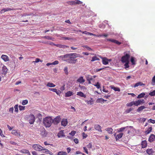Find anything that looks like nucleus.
Returning <instances> with one entry per match:
<instances>
[{
	"label": "nucleus",
	"instance_id": "1",
	"mask_svg": "<svg viewBox=\"0 0 155 155\" xmlns=\"http://www.w3.org/2000/svg\"><path fill=\"white\" fill-rule=\"evenodd\" d=\"M80 55L76 53H69L61 56L62 58H65L64 61L70 64H75L77 61L76 58L80 57Z\"/></svg>",
	"mask_w": 155,
	"mask_h": 155
},
{
	"label": "nucleus",
	"instance_id": "2",
	"mask_svg": "<svg viewBox=\"0 0 155 155\" xmlns=\"http://www.w3.org/2000/svg\"><path fill=\"white\" fill-rule=\"evenodd\" d=\"M43 123L45 126H51L52 123H53L51 117H47L44 118Z\"/></svg>",
	"mask_w": 155,
	"mask_h": 155
},
{
	"label": "nucleus",
	"instance_id": "3",
	"mask_svg": "<svg viewBox=\"0 0 155 155\" xmlns=\"http://www.w3.org/2000/svg\"><path fill=\"white\" fill-rule=\"evenodd\" d=\"M130 56V55L127 54L123 56L121 58V62L123 63H125V62H129V59Z\"/></svg>",
	"mask_w": 155,
	"mask_h": 155
},
{
	"label": "nucleus",
	"instance_id": "4",
	"mask_svg": "<svg viewBox=\"0 0 155 155\" xmlns=\"http://www.w3.org/2000/svg\"><path fill=\"white\" fill-rule=\"evenodd\" d=\"M33 148L35 150L38 151H41L45 150V148L44 147L37 144H34L33 146Z\"/></svg>",
	"mask_w": 155,
	"mask_h": 155
},
{
	"label": "nucleus",
	"instance_id": "5",
	"mask_svg": "<svg viewBox=\"0 0 155 155\" xmlns=\"http://www.w3.org/2000/svg\"><path fill=\"white\" fill-rule=\"evenodd\" d=\"M61 120V118L60 116L59 115L58 116L53 119H52L53 123H54V125H57L60 122Z\"/></svg>",
	"mask_w": 155,
	"mask_h": 155
},
{
	"label": "nucleus",
	"instance_id": "6",
	"mask_svg": "<svg viewBox=\"0 0 155 155\" xmlns=\"http://www.w3.org/2000/svg\"><path fill=\"white\" fill-rule=\"evenodd\" d=\"M35 118L34 115L33 114H30L29 116V122L31 124H33L35 121Z\"/></svg>",
	"mask_w": 155,
	"mask_h": 155
},
{
	"label": "nucleus",
	"instance_id": "7",
	"mask_svg": "<svg viewBox=\"0 0 155 155\" xmlns=\"http://www.w3.org/2000/svg\"><path fill=\"white\" fill-rule=\"evenodd\" d=\"M86 78L87 80L88 81L89 84H91V81H92L93 82H94V79H93L92 76H91L90 75H87L86 77Z\"/></svg>",
	"mask_w": 155,
	"mask_h": 155
},
{
	"label": "nucleus",
	"instance_id": "8",
	"mask_svg": "<svg viewBox=\"0 0 155 155\" xmlns=\"http://www.w3.org/2000/svg\"><path fill=\"white\" fill-rule=\"evenodd\" d=\"M40 132V134L43 137H45L46 136L47 133L44 127L41 129Z\"/></svg>",
	"mask_w": 155,
	"mask_h": 155
},
{
	"label": "nucleus",
	"instance_id": "9",
	"mask_svg": "<svg viewBox=\"0 0 155 155\" xmlns=\"http://www.w3.org/2000/svg\"><path fill=\"white\" fill-rule=\"evenodd\" d=\"M16 9L15 8H3L1 12V13H2L8 11H14Z\"/></svg>",
	"mask_w": 155,
	"mask_h": 155
},
{
	"label": "nucleus",
	"instance_id": "10",
	"mask_svg": "<svg viewBox=\"0 0 155 155\" xmlns=\"http://www.w3.org/2000/svg\"><path fill=\"white\" fill-rule=\"evenodd\" d=\"M1 58L5 62H7L9 61V57L7 55L4 54L2 55L1 57Z\"/></svg>",
	"mask_w": 155,
	"mask_h": 155
},
{
	"label": "nucleus",
	"instance_id": "11",
	"mask_svg": "<svg viewBox=\"0 0 155 155\" xmlns=\"http://www.w3.org/2000/svg\"><path fill=\"white\" fill-rule=\"evenodd\" d=\"M135 101V106H137L138 105L141 104L142 103H144V101L143 99H142L141 100H139L137 101Z\"/></svg>",
	"mask_w": 155,
	"mask_h": 155
},
{
	"label": "nucleus",
	"instance_id": "12",
	"mask_svg": "<svg viewBox=\"0 0 155 155\" xmlns=\"http://www.w3.org/2000/svg\"><path fill=\"white\" fill-rule=\"evenodd\" d=\"M102 62L103 64L104 65H107L108 64V59L106 57H102Z\"/></svg>",
	"mask_w": 155,
	"mask_h": 155
},
{
	"label": "nucleus",
	"instance_id": "13",
	"mask_svg": "<svg viewBox=\"0 0 155 155\" xmlns=\"http://www.w3.org/2000/svg\"><path fill=\"white\" fill-rule=\"evenodd\" d=\"M155 140V135L152 134L150 136L148 141L150 142H152Z\"/></svg>",
	"mask_w": 155,
	"mask_h": 155
},
{
	"label": "nucleus",
	"instance_id": "14",
	"mask_svg": "<svg viewBox=\"0 0 155 155\" xmlns=\"http://www.w3.org/2000/svg\"><path fill=\"white\" fill-rule=\"evenodd\" d=\"M146 153L149 155H152L154 151L153 149H148L146 150Z\"/></svg>",
	"mask_w": 155,
	"mask_h": 155
},
{
	"label": "nucleus",
	"instance_id": "15",
	"mask_svg": "<svg viewBox=\"0 0 155 155\" xmlns=\"http://www.w3.org/2000/svg\"><path fill=\"white\" fill-rule=\"evenodd\" d=\"M68 124L67 119H63L61 121V124L62 126H66Z\"/></svg>",
	"mask_w": 155,
	"mask_h": 155
},
{
	"label": "nucleus",
	"instance_id": "16",
	"mask_svg": "<svg viewBox=\"0 0 155 155\" xmlns=\"http://www.w3.org/2000/svg\"><path fill=\"white\" fill-rule=\"evenodd\" d=\"M77 81L80 83H83L85 81V80L82 76L80 77L77 80Z\"/></svg>",
	"mask_w": 155,
	"mask_h": 155
},
{
	"label": "nucleus",
	"instance_id": "17",
	"mask_svg": "<svg viewBox=\"0 0 155 155\" xmlns=\"http://www.w3.org/2000/svg\"><path fill=\"white\" fill-rule=\"evenodd\" d=\"M74 94L73 92L71 91H69L65 94V96L66 97H70Z\"/></svg>",
	"mask_w": 155,
	"mask_h": 155
},
{
	"label": "nucleus",
	"instance_id": "18",
	"mask_svg": "<svg viewBox=\"0 0 155 155\" xmlns=\"http://www.w3.org/2000/svg\"><path fill=\"white\" fill-rule=\"evenodd\" d=\"M110 88L113 89L115 91H120V89L119 88L117 87H115L114 85H111L110 86Z\"/></svg>",
	"mask_w": 155,
	"mask_h": 155
},
{
	"label": "nucleus",
	"instance_id": "19",
	"mask_svg": "<svg viewBox=\"0 0 155 155\" xmlns=\"http://www.w3.org/2000/svg\"><path fill=\"white\" fill-rule=\"evenodd\" d=\"M58 137H65L64 135V130H61L60 131L58 134Z\"/></svg>",
	"mask_w": 155,
	"mask_h": 155
},
{
	"label": "nucleus",
	"instance_id": "20",
	"mask_svg": "<svg viewBox=\"0 0 155 155\" xmlns=\"http://www.w3.org/2000/svg\"><path fill=\"white\" fill-rule=\"evenodd\" d=\"M147 145V141L146 140H143L141 142V145L142 148H145Z\"/></svg>",
	"mask_w": 155,
	"mask_h": 155
},
{
	"label": "nucleus",
	"instance_id": "21",
	"mask_svg": "<svg viewBox=\"0 0 155 155\" xmlns=\"http://www.w3.org/2000/svg\"><path fill=\"white\" fill-rule=\"evenodd\" d=\"M2 73L3 74H6L8 71V69L5 66H3L2 68Z\"/></svg>",
	"mask_w": 155,
	"mask_h": 155
},
{
	"label": "nucleus",
	"instance_id": "22",
	"mask_svg": "<svg viewBox=\"0 0 155 155\" xmlns=\"http://www.w3.org/2000/svg\"><path fill=\"white\" fill-rule=\"evenodd\" d=\"M123 135V133H120L119 134H117L115 137L116 141H117L118 139H120L121 138Z\"/></svg>",
	"mask_w": 155,
	"mask_h": 155
},
{
	"label": "nucleus",
	"instance_id": "23",
	"mask_svg": "<svg viewBox=\"0 0 155 155\" xmlns=\"http://www.w3.org/2000/svg\"><path fill=\"white\" fill-rule=\"evenodd\" d=\"M94 101L93 100V98H91V100L89 101H85L88 104L92 105L94 104Z\"/></svg>",
	"mask_w": 155,
	"mask_h": 155
},
{
	"label": "nucleus",
	"instance_id": "24",
	"mask_svg": "<svg viewBox=\"0 0 155 155\" xmlns=\"http://www.w3.org/2000/svg\"><path fill=\"white\" fill-rule=\"evenodd\" d=\"M145 85V84L142 83L141 82H139L136 83L134 85V87H136L139 86Z\"/></svg>",
	"mask_w": 155,
	"mask_h": 155
},
{
	"label": "nucleus",
	"instance_id": "25",
	"mask_svg": "<svg viewBox=\"0 0 155 155\" xmlns=\"http://www.w3.org/2000/svg\"><path fill=\"white\" fill-rule=\"evenodd\" d=\"M77 94L81 97H83L84 98L86 97V95H84V94L81 91L78 92Z\"/></svg>",
	"mask_w": 155,
	"mask_h": 155
},
{
	"label": "nucleus",
	"instance_id": "26",
	"mask_svg": "<svg viewBox=\"0 0 155 155\" xmlns=\"http://www.w3.org/2000/svg\"><path fill=\"white\" fill-rule=\"evenodd\" d=\"M46 86L48 87H55V85L52 83L48 82Z\"/></svg>",
	"mask_w": 155,
	"mask_h": 155
},
{
	"label": "nucleus",
	"instance_id": "27",
	"mask_svg": "<svg viewBox=\"0 0 155 155\" xmlns=\"http://www.w3.org/2000/svg\"><path fill=\"white\" fill-rule=\"evenodd\" d=\"M21 152L25 153H27L28 155H31L29 151L26 149H23L21 150Z\"/></svg>",
	"mask_w": 155,
	"mask_h": 155
},
{
	"label": "nucleus",
	"instance_id": "28",
	"mask_svg": "<svg viewBox=\"0 0 155 155\" xmlns=\"http://www.w3.org/2000/svg\"><path fill=\"white\" fill-rule=\"evenodd\" d=\"M135 101H133L127 104V106L128 107H131L134 105H135Z\"/></svg>",
	"mask_w": 155,
	"mask_h": 155
},
{
	"label": "nucleus",
	"instance_id": "29",
	"mask_svg": "<svg viewBox=\"0 0 155 155\" xmlns=\"http://www.w3.org/2000/svg\"><path fill=\"white\" fill-rule=\"evenodd\" d=\"M82 33L83 34H84L86 35H93L94 36H96V35H95L92 33L89 32L87 31H84L82 32Z\"/></svg>",
	"mask_w": 155,
	"mask_h": 155
},
{
	"label": "nucleus",
	"instance_id": "30",
	"mask_svg": "<svg viewBox=\"0 0 155 155\" xmlns=\"http://www.w3.org/2000/svg\"><path fill=\"white\" fill-rule=\"evenodd\" d=\"M145 107L143 106H141L138 107L137 109V111L139 112L145 108Z\"/></svg>",
	"mask_w": 155,
	"mask_h": 155
},
{
	"label": "nucleus",
	"instance_id": "31",
	"mask_svg": "<svg viewBox=\"0 0 155 155\" xmlns=\"http://www.w3.org/2000/svg\"><path fill=\"white\" fill-rule=\"evenodd\" d=\"M58 155H67V153L65 152L60 151L58 153Z\"/></svg>",
	"mask_w": 155,
	"mask_h": 155
},
{
	"label": "nucleus",
	"instance_id": "32",
	"mask_svg": "<svg viewBox=\"0 0 155 155\" xmlns=\"http://www.w3.org/2000/svg\"><path fill=\"white\" fill-rule=\"evenodd\" d=\"M145 95V94L144 93H142L138 95L137 96V98H140L143 97Z\"/></svg>",
	"mask_w": 155,
	"mask_h": 155
},
{
	"label": "nucleus",
	"instance_id": "33",
	"mask_svg": "<svg viewBox=\"0 0 155 155\" xmlns=\"http://www.w3.org/2000/svg\"><path fill=\"white\" fill-rule=\"evenodd\" d=\"M99 59L97 57V56H95L93 57L92 58L91 61H94L96 60H99Z\"/></svg>",
	"mask_w": 155,
	"mask_h": 155
},
{
	"label": "nucleus",
	"instance_id": "34",
	"mask_svg": "<svg viewBox=\"0 0 155 155\" xmlns=\"http://www.w3.org/2000/svg\"><path fill=\"white\" fill-rule=\"evenodd\" d=\"M135 58L133 57H131L130 61L132 64L134 65L135 64V61L134 60Z\"/></svg>",
	"mask_w": 155,
	"mask_h": 155
},
{
	"label": "nucleus",
	"instance_id": "35",
	"mask_svg": "<svg viewBox=\"0 0 155 155\" xmlns=\"http://www.w3.org/2000/svg\"><path fill=\"white\" fill-rule=\"evenodd\" d=\"M152 130L151 127H149L146 131L145 133L146 134H149L151 131Z\"/></svg>",
	"mask_w": 155,
	"mask_h": 155
},
{
	"label": "nucleus",
	"instance_id": "36",
	"mask_svg": "<svg viewBox=\"0 0 155 155\" xmlns=\"http://www.w3.org/2000/svg\"><path fill=\"white\" fill-rule=\"evenodd\" d=\"M14 108L15 109V112L17 113L18 112V105L16 104L15 105L14 107Z\"/></svg>",
	"mask_w": 155,
	"mask_h": 155
},
{
	"label": "nucleus",
	"instance_id": "37",
	"mask_svg": "<svg viewBox=\"0 0 155 155\" xmlns=\"http://www.w3.org/2000/svg\"><path fill=\"white\" fill-rule=\"evenodd\" d=\"M94 85L96 87L99 89L101 88V86L100 83L98 82H97L96 84H94Z\"/></svg>",
	"mask_w": 155,
	"mask_h": 155
},
{
	"label": "nucleus",
	"instance_id": "38",
	"mask_svg": "<svg viewBox=\"0 0 155 155\" xmlns=\"http://www.w3.org/2000/svg\"><path fill=\"white\" fill-rule=\"evenodd\" d=\"M36 113H37V115H36V117H37L38 118H40L41 117V114L40 113H39L38 111L36 110Z\"/></svg>",
	"mask_w": 155,
	"mask_h": 155
},
{
	"label": "nucleus",
	"instance_id": "39",
	"mask_svg": "<svg viewBox=\"0 0 155 155\" xmlns=\"http://www.w3.org/2000/svg\"><path fill=\"white\" fill-rule=\"evenodd\" d=\"M104 100V99L102 98H98L97 99V100L96 101V102L97 103H101V102H103V101Z\"/></svg>",
	"mask_w": 155,
	"mask_h": 155
},
{
	"label": "nucleus",
	"instance_id": "40",
	"mask_svg": "<svg viewBox=\"0 0 155 155\" xmlns=\"http://www.w3.org/2000/svg\"><path fill=\"white\" fill-rule=\"evenodd\" d=\"M64 71L65 73L66 74V75H68V71L67 67H65L64 68Z\"/></svg>",
	"mask_w": 155,
	"mask_h": 155
},
{
	"label": "nucleus",
	"instance_id": "41",
	"mask_svg": "<svg viewBox=\"0 0 155 155\" xmlns=\"http://www.w3.org/2000/svg\"><path fill=\"white\" fill-rule=\"evenodd\" d=\"M95 129L96 130H98L99 132H102L101 127H95Z\"/></svg>",
	"mask_w": 155,
	"mask_h": 155
},
{
	"label": "nucleus",
	"instance_id": "42",
	"mask_svg": "<svg viewBox=\"0 0 155 155\" xmlns=\"http://www.w3.org/2000/svg\"><path fill=\"white\" fill-rule=\"evenodd\" d=\"M151 84L153 86H154L155 84V77H153L152 80Z\"/></svg>",
	"mask_w": 155,
	"mask_h": 155
},
{
	"label": "nucleus",
	"instance_id": "43",
	"mask_svg": "<svg viewBox=\"0 0 155 155\" xmlns=\"http://www.w3.org/2000/svg\"><path fill=\"white\" fill-rule=\"evenodd\" d=\"M149 95H150L151 96H154L155 95V90L153 91L152 92H150L149 93Z\"/></svg>",
	"mask_w": 155,
	"mask_h": 155
},
{
	"label": "nucleus",
	"instance_id": "44",
	"mask_svg": "<svg viewBox=\"0 0 155 155\" xmlns=\"http://www.w3.org/2000/svg\"><path fill=\"white\" fill-rule=\"evenodd\" d=\"M125 64H124V66H125V69L126 68H128L129 67V62H125Z\"/></svg>",
	"mask_w": 155,
	"mask_h": 155
},
{
	"label": "nucleus",
	"instance_id": "45",
	"mask_svg": "<svg viewBox=\"0 0 155 155\" xmlns=\"http://www.w3.org/2000/svg\"><path fill=\"white\" fill-rule=\"evenodd\" d=\"M25 106H23L21 105H19V109L20 110H24L25 109Z\"/></svg>",
	"mask_w": 155,
	"mask_h": 155
},
{
	"label": "nucleus",
	"instance_id": "46",
	"mask_svg": "<svg viewBox=\"0 0 155 155\" xmlns=\"http://www.w3.org/2000/svg\"><path fill=\"white\" fill-rule=\"evenodd\" d=\"M107 130L108 133H109V134H110L112 133L113 129L111 128H109L107 129Z\"/></svg>",
	"mask_w": 155,
	"mask_h": 155
},
{
	"label": "nucleus",
	"instance_id": "47",
	"mask_svg": "<svg viewBox=\"0 0 155 155\" xmlns=\"http://www.w3.org/2000/svg\"><path fill=\"white\" fill-rule=\"evenodd\" d=\"M12 134L16 135L18 134V133L17 132L16 130H12Z\"/></svg>",
	"mask_w": 155,
	"mask_h": 155
},
{
	"label": "nucleus",
	"instance_id": "48",
	"mask_svg": "<svg viewBox=\"0 0 155 155\" xmlns=\"http://www.w3.org/2000/svg\"><path fill=\"white\" fill-rule=\"evenodd\" d=\"M75 4H81L82 2L78 0H75Z\"/></svg>",
	"mask_w": 155,
	"mask_h": 155
},
{
	"label": "nucleus",
	"instance_id": "49",
	"mask_svg": "<svg viewBox=\"0 0 155 155\" xmlns=\"http://www.w3.org/2000/svg\"><path fill=\"white\" fill-rule=\"evenodd\" d=\"M148 122L149 123H151L153 124L155 123V120L152 119H150L148 120Z\"/></svg>",
	"mask_w": 155,
	"mask_h": 155
},
{
	"label": "nucleus",
	"instance_id": "50",
	"mask_svg": "<svg viewBox=\"0 0 155 155\" xmlns=\"http://www.w3.org/2000/svg\"><path fill=\"white\" fill-rule=\"evenodd\" d=\"M76 133V132L75 131H72L71 133H69V134L71 135L72 136H73Z\"/></svg>",
	"mask_w": 155,
	"mask_h": 155
},
{
	"label": "nucleus",
	"instance_id": "51",
	"mask_svg": "<svg viewBox=\"0 0 155 155\" xmlns=\"http://www.w3.org/2000/svg\"><path fill=\"white\" fill-rule=\"evenodd\" d=\"M107 41H110L113 43H115V41H116V40L112 39H107Z\"/></svg>",
	"mask_w": 155,
	"mask_h": 155
},
{
	"label": "nucleus",
	"instance_id": "52",
	"mask_svg": "<svg viewBox=\"0 0 155 155\" xmlns=\"http://www.w3.org/2000/svg\"><path fill=\"white\" fill-rule=\"evenodd\" d=\"M28 103V100H23L22 102V104L23 105H25L26 104Z\"/></svg>",
	"mask_w": 155,
	"mask_h": 155
},
{
	"label": "nucleus",
	"instance_id": "53",
	"mask_svg": "<svg viewBox=\"0 0 155 155\" xmlns=\"http://www.w3.org/2000/svg\"><path fill=\"white\" fill-rule=\"evenodd\" d=\"M69 4L71 5H75V1H72L69 2Z\"/></svg>",
	"mask_w": 155,
	"mask_h": 155
},
{
	"label": "nucleus",
	"instance_id": "54",
	"mask_svg": "<svg viewBox=\"0 0 155 155\" xmlns=\"http://www.w3.org/2000/svg\"><path fill=\"white\" fill-rule=\"evenodd\" d=\"M126 127H122L118 130V131L119 132H122L125 129Z\"/></svg>",
	"mask_w": 155,
	"mask_h": 155
},
{
	"label": "nucleus",
	"instance_id": "55",
	"mask_svg": "<svg viewBox=\"0 0 155 155\" xmlns=\"http://www.w3.org/2000/svg\"><path fill=\"white\" fill-rule=\"evenodd\" d=\"M45 38L47 39L51 40H53V39H54L53 38H51L49 36H45Z\"/></svg>",
	"mask_w": 155,
	"mask_h": 155
},
{
	"label": "nucleus",
	"instance_id": "56",
	"mask_svg": "<svg viewBox=\"0 0 155 155\" xmlns=\"http://www.w3.org/2000/svg\"><path fill=\"white\" fill-rule=\"evenodd\" d=\"M83 48H87L88 50H92V49L89 47L87 45L84 46H82Z\"/></svg>",
	"mask_w": 155,
	"mask_h": 155
},
{
	"label": "nucleus",
	"instance_id": "57",
	"mask_svg": "<svg viewBox=\"0 0 155 155\" xmlns=\"http://www.w3.org/2000/svg\"><path fill=\"white\" fill-rule=\"evenodd\" d=\"M39 61H40L41 62H42V61L40 60L39 58H37L36 59L35 61V62L36 63H38V62H39Z\"/></svg>",
	"mask_w": 155,
	"mask_h": 155
},
{
	"label": "nucleus",
	"instance_id": "58",
	"mask_svg": "<svg viewBox=\"0 0 155 155\" xmlns=\"http://www.w3.org/2000/svg\"><path fill=\"white\" fill-rule=\"evenodd\" d=\"M87 147L89 148H91L92 147V144L91 143H89V144L87 145Z\"/></svg>",
	"mask_w": 155,
	"mask_h": 155
},
{
	"label": "nucleus",
	"instance_id": "59",
	"mask_svg": "<svg viewBox=\"0 0 155 155\" xmlns=\"http://www.w3.org/2000/svg\"><path fill=\"white\" fill-rule=\"evenodd\" d=\"M59 63L58 61H55L53 62L52 63V65H56L58 64Z\"/></svg>",
	"mask_w": 155,
	"mask_h": 155
},
{
	"label": "nucleus",
	"instance_id": "60",
	"mask_svg": "<svg viewBox=\"0 0 155 155\" xmlns=\"http://www.w3.org/2000/svg\"><path fill=\"white\" fill-rule=\"evenodd\" d=\"M55 92L57 95H59L61 93V91L59 90H57V89Z\"/></svg>",
	"mask_w": 155,
	"mask_h": 155
},
{
	"label": "nucleus",
	"instance_id": "61",
	"mask_svg": "<svg viewBox=\"0 0 155 155\" xmlns=\"http://www.w3.org/2000/svg\"><path fill=\"white\" fill-rule=\"evenodd\" d=\"M9 112L12 113H13V107L10 108L9 109Z\"/></svg>",
	"mask_w": 155,
	"mask_h": 155
},
{
	"label": "nucleus",
	"instance_id": "62",
	"mask_svg": "<svg viewBox=\"0 0 155 155\" xmlns=\"http://www.w3.org/2000/svg\"><path fill=\"white\" fill-rule=\"evenodd\" d=\"M63 39L64 40H71L72 39L71 38H70V37H65L63 38Z\"/></svg>",
	"mask_w": 155,
	"mask_h": 155
},
{
	"label": "nucleus",
	"instance_id": "63",
	"mask_svg": "<svg viewBox=\"0 0 155 155\" xmlns=\"http://www.w3.org/2000/svg\"><path fill=\"white\" fill-rule=\"evenodd\" d=\"M45 152H44V153H46V154H48L50 152H51L49 150H48V149H45Z\"/></svg>",
	"mask_w": 155,
	"mask_h": 155
},
{
	"label": "nucleus",
	"instance_id": "64",
	"mask_svg": "<svg viewBox=\"0 0 155 155\" xmlns=\"http://www.w3.org/2000/svg\"><path fill=\"white\" fill-rule=\"evenodd\" d=\"M83 138H86L87 137V135L85 134L84 132L82 133Z\"/></svg>",
	"mask_w": 155,
	"mask_h": 155
}]
</instances>
